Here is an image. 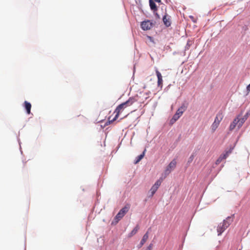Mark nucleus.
<instances>
[{
    "instance_id": "obj_1",
    "label": "nucleus",
    "mask_w": 250,
    "mask_h": 250,
    "mask_svg": "<svg viewBox=\"0 0 250 250\" xmlns=\"http://www.w3.org/2000/svg\"><path fill=\"white\" fill-rule=\"evenodd\" d=\"M137 101V99L135 97H130L127 101L119 104L115 110L114 113H116L115 117L112 119H111L110 117H109V123H112L116 121L119 117L120 113L122 112L125 108L131 106Z\"/></svg>"
},
{
    "instance_id": "obj_2",
    "label": "nucleus",
    "mask_w": 250,
    "mask_h": 250,
    "mask_svg": "<svg viewBox=\"0 0 250 250\" xmlns=\"http://www.w3.org/2000/svg\"><path fill=\"white\" fill-rule=\"evenodd\" d=\"M232 221V219L230 217H228L222 223H220L217 229L218 235H220L229 227Z\"/></svg>"
},
{
    "instance_id": "obj_3",
    "label": "nucleus",
    "mask_w": 250,
    "mask_h": 250,
    "mask_svg": "<svg viewBox=\"0 0 250 250\" xmlns=\"http://www.w3.org/2000/svg\"><path fill=\"white\" fill-rule=\"evenodd\" d=\"M223 118V115L222 112H219L215 118L214 122L212 123L211 128V130L214 132L218 127L220 123Z\"/></svg>"
},
{
    "instance_id": "obj_4",
    "label": "nucleus",
    "mask_w": 250,
    "mask_h": 250,
    "mask_svg": "<svg viewBox=\"0 0 250 250\" xmlns=\"http://www.w3.org/2000/svg\"><path fill=\"white\" fill-rule=\"evenodd\" d=\"M129 208L130 206L129 205H126L119 211L115 217V219L116 220L117 222L120 220L125 216L126 213H127L129 210Z\"/></svg>"
},
{
    "instance_id": "obj_5",
    "label": "nucleus",
    "mask_w": 250,
    "mask_h": 250,
    "mask_svg": "<svg viewBox=\"0 0 250 250\" xmlns=\"http://www.w3.org/2000/svg\"><path fill=\"white\" fill-rule=\"evenodd\" d=\"M176 166V161L175 160H173L167 166L165 171V173L166 175H168L170 173L171 171L175 168Z\"/></svg>"
},
{
    "instance_id": "obj_6",
    "label": "nucleus",
    "mask_w": 250,
    "mask_h": 250,
    "mask_svg": "<svg viewBox=\"0 0 250 250\" xmlns=\"http://www.w3.org/2000/svg\"><path fill=\"white\" fill-rule=\"evenodd\" d=\"M141 27L144 30H148L152 27V23L149 21H144L141 23Z\"/></svg>"
},
{
    "instance_id": "obj_7",
    "label": "nucleus",
    "mask_w": 250,
    "mask_h": 250,
    "mask_svg": "<svg viewBox=\"0 0 250 250\" xmlns=\"http://www.w3.org/2000/svg\"><path fill=\"white\" fill-rule=\"evenodd\" d=\"M188 106V103H184L182 104V105L180 106V107L177 109L176 111V113L177 114L179 115L180 116H181L183 113L187 110Z\"/></svg>"
},
{
    "instance_id": "obj_8",
    "label": "nucleus",
    "mask_w": 250,
    "mask_h": 250,
    "mask_svg": "<svg viewBox=\"0 0 250 250\" xmlns=\"http://www.w3.org/2000/svg\"><path fill=\"white\" fill-rule=\"evenodd\" d=\"M156 74L158 78V86L162 88L163 82L162 76L161 73L157 69L156 70Z\"/></svg>"
},
{
    "instance_id": "obj_9",
    "label": "nucleus",
    "mask_w": 250,
    "mask_h": 250,
    "mask_svg": "<svg viewBox=\"0 0 250 250\" xmlns=\"http://www.w3.org/2000/svg\"><path fill=\"white\" fill-rule=\"evenodd\" d=\"M163 21L164 24L167 26L168 27L171 25V21L170 20V17L167 14H166L163 18Z\"/></svg>"
},
{
    "instance_id": "obj_10",
    "label": "nucleus",
    "mask_w": 250,
    "mask_h": 250,
    "mask_svg": "<svg viewBox=\"0 0 250 250\" xmlns=\"http://www.w3.org/2000/svg\"><path fill=\"white\" fill-rule=\"evenodd\" d=\"M148 238V232L147 231L143 236L142 239L141 240L139 245H138V248H141L146 242L147 241Z\"/></svg>"
},
{
    "instance_id": "obj_11",
    "label": "nucleus",
    "mask_w": 250,
    "mask_h": 250,
    "mask_svg": "<svg viewBox=\"0 0 250 250\" xmlns=\"http://www.w3.org/2000/svg\"><path fill=\"white\" fill-rule=\"evenodd\" d=\"M236 119H237V123H238V127L240 128L242 126L243 124L244 123L245 121L246 120L247 118L245 117H241L240 118V116H239L237 117Z\"/></svg>"
},
{
    "instance_id": "obj_12",
    "label": "nucleus",
    "mask_w": 250,
    "mask_h": 250,
    "mask_svg": "<svg viewBox=\"0 0 250 250\" xmlns=\"http://www.w3.org/2000/svg\"><path fill=\"white\" fill-rule=\"evenodd\" d=\"M139 229V226L138 225L133 229L128 234V237L130 238L134 235L138 231Z\"/></svg>"
},
{
    "instance_id": "obj_13",
    "label": "nucleus",
    "mask_w": 250,
    "mask_h": 250,
    "mask_svg": "<svg viewBox=\"0 0 250 250\" xmlns=\"http://www.w3.org/2000/svg\"><path fill=\"white\" fill-rule=\"evenodd\" d=\"M149 6L152 10L155 13L157 10V8L156 4L153 0H149Z\"/></svg>"
},
{
    "instance_id": "obj_14",
    "label": "nucleus",
    "mask_w": 250,
    "mask_h": 250,
    "mask_svg": "<svg viewBox=\"0 0 250 250\" xmlns=\"http://www.w3.org/2000/svg\"><path fill=\"white\" fill-rule=\"evenodd\" d=\"M24 107L26 110L27 113L29 114L30 113L31 104L30 103L25 101L24 103Z\"/></svg>"
},
{
    "instance_id": "obj_15",
    "label": "nucleus",
    "mask_w": 250,
    "mask_h": 250,
    "mask_svg": "<svg viewBox=\"0 0 250 250\" xmlns=\"http://www.w3.org/2000/svg\"><path fill=\"white\" fill-rule=\"evenodd\" d=\"M145 151L146 150H145L144 151V152H143L142 154H141V155H139L136 159L135 162H134V164H137V163H138L145 156Z\"/></svg>"
},
{
    "instance_id": "obj_16",
    "label": "nucleus",
    "mask_w": 250,
    "mask_h": 250,
    "mask_svg": "<svg viewBox=\"0 0 250 250\" xmlns=\"http://www.w3.org/2000/svg\"><path fill=\"white\" fill-rule=\"evenodd\" d=\"M226 159V157H225L224 155L222 153L216 161V165H219L223 160H225Z\"/></svg>"
},
{
    "instance_id": "obj_17",
    "label": "nucleus",
    "mask_w": 250,
    "mask_h": 250,
    "mask_svg": "<svg viewBox=\"0 0 250 250\" xmlns=\"http://www.w3.org/2000/svg\"><path fill=\"white\" fill-rule=\"evenodd\" d=\"M233 148L232 147H230L229 149L226 150L223 153L225 157L227 158L232 152Z\"/></svg>"
},
{
    "instance_id": "obj_18",
    "label": "nucleus",
    "mask_w": 250,
    "mask_h": 250,
    "mask_svg": "<svg viewBox=\"0 0 250 250\" xmlns=\"http://www.w3.org/2000/svg\"><path fill=\"white\" fill-rule=\"evenodd\" d=\"M237 119L235 118L233 120V122L230 124V125L229 126L230 130H232L235 127V126L236 125L238 126V123H237Z\"/></svg>"
},
{
    "instance_id": "obj_19",
    "label": "nucleus",
    "mask_w": 250,
    "mask_h": 250,
    "mask_svg": "<svg viewBox=\"0 0 250 250\" xmlns=\"http://www.w3.org/2000/svg\"><path fill=\"white\" fill-rule=\"evenodd\" d=\"M180 117L181 116L177 114V113L176 112L175 114L173 115L172 119L171 120V122H175V121L178 120Z\"/></svg>"
},
{
    "instance_id": "obj_20",
    "label": "nucleus",
    "mask_w": 250,
    "mask_h": 250,
    "mask_svg": "<svg viewBox=\"0 0 250 250\" xmlns=\"http://www.w3.org/2000/svg\"><path fill=\"white\" fill-rule=\"evenodd\" d=\"M158 188H156L155 187H154V186H153L151 189H150V192L151 193V196H152L154 193L156 192V191L157 190Z\"/></svg>"
},
{
    "instance_id": "obj_21",
    "label": "nucleus",
    "mask_w": 250,
    "mask_h": 250,
    "mask_svg": "<svg viewBox=\"0 0 250 250\" xmlns=\"http://www.w3.org/2000/svg\"><path fill=\"white\" fill-rule=\"evenodd\" d=\"M162 180H157L155 184L153 185L154 187H155L156 188H159V187H160V186L161 185V183H162Z\"/></svg>"
},
{
    "instance_id": "obj_22",
    "label": "nucleus",
    "mask_w": 250,
    "mask_h": 250,
    "mask_svg": "<svg viewBox=\"0 0 250 250\" xmlns=\"http://www.w3.org/2000/svg\"><path fill=\"white\" fill-rule=\"evenodd\" d=\"M194 158V155L192 154L189 158L188 160V163H190L192 162V161L193 160Z\"/></svg>"
},
{
    "instance_id": "obj_23",
    "label": "nucleus",
    "mask_w": 250,
    "mask_h": 250,
    "mask_svg": "<svg viewBox=\"0 0 250 250\" xmlns=\"http://www.w3.org/2000/svg\"><path fill=\"white\" fill-rule=\"evenodd\" d=\"M152 248V245L150 244L147 248L146 250H151Z\"/></svg>"
},
{
    "instance_id": "obj_24",
    "label": "nucleus",
    "mask_w": 250,
    "mask_h": 250,
    "mask_svg": "<svg viewBox=\"0 0 250 250\" xmlns=\"http://www.w3.org/2000/svg\"><path fill=\"white\" fill-rule=\"evenodd\" d=\"M155 17H156V18L157 19H160V15L158 13H155Z\"/></svg>"
},
{
    "instance_id": "obj_25",
    "label": "nucleus",
    "mask_w": 250,
    "mask_h": 250,
    "mask_svg": "<svg viewBox=\"0 0 250 250\" xmlns=\"http://www.w3.org/2000/svg\"><path fill=\"white\" fill-rule=\"evenodd\" d=\"M247 90L248 91H250V83L247 86Z\"/></svg>"
},
{
    "instance_id": "obj_26",
    "label": "nucleus",
    "mask_w": 250,
    "mask_h": 250,
    "mask_svg": "<svg viewBox=\"0 0 250 250\" xmlns=\"http://www.w3.org/2000/svg\"><path fill=\"white\" fill-rule=\"evenodd\" d=\"M155 0L156 2H158V3L161 2V0Z\"/></svg>"
}]
</instances>
